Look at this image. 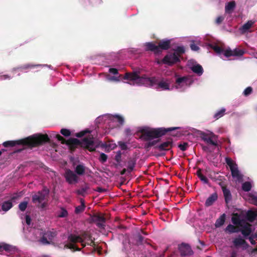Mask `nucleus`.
Returning <instances> with one entry per match:
<instances>
[{"label": "nucleus", "mask_w": 257, "mask_h": 257, "mask_svg": "<svg viewBox=\"0 0 257 257\" xmlns=\"http://www.w3.org/2000/svg\"><path fill=\"white\" fill-rule=\"evenodd\" d=\"M179 127H172L169 128L158 127L151 128L149 127H140L138 131V133L142 134L141 138L146 141H150L152 146H156L158 143L161 140L158 139L153 141H150L154 139L159 138L166 135L168 132H170L177 129Z\"/></svg>", "instance_id": "obj_1"}, {"label": "nucleus", "mask_w": 257, "mask_h": 257, "mask_svg": "<svg viewBox=\"0 0 257 257\" xmlns=\"http://www.w3.org/2000/svg\"><path fill=\"white\" fill-rule=\"evenodd\" d=\"M49 142L50 139L47 134H36L19 140L6 141L3 143V145L6 148L14 147L17 145H22L30 148H33Z\"/></svg>", "instance_id": "obj_2"}, {"label": "nucleus", "mask_w": 257, "mask_h": 257, "mask_svg": "<svg viewBox=\"0 0 257 257\" xmlns=\"http://www.w3.org/2000/svg\"><path fill=\"white\" fill-rule=\"evenodd\" d=\"M57 139L63 144H66L69 147L71 151H74L77 146H81L88 150L90 152L95 151L96 147L94 145L93 137L91 135L84 138L82 141L75 138H70L68 140H66L59 134L56 135Z\"/></svg>", "instance_id": "obj_3"}, {"label": "nucleus", "mask_w": 257, "mask_h": 257, "mask_svg": "<svg viewBox=\"0 0 257 257\" xmlns=\"http://www.w3.org/2000/svg\"><path fill=\"white\" fill-rule=\"evenodd\" d=\"M50 191L46 187L42 190L39 191L32 196V202L38 208H44L47 204Z\"/></svg>", "instance_id": "obj_4"}, {"label": "nucleus", "mask_w": 257, "mask_h": 257, "mask_svg": "<svg viewBox=\"0 0 257 257\" xmlns=\"http://www.w3.org/2000/svg\"><path fill=\"white\" fill-rule=\"evenodd\" d=\"M57 234V231L54 229L45 231L42 233L39 241L43 245L53 244L54 239Z\"/></svg>", "instance_id": "obj_5"}, {"label": "nucleus", "mask_w": 257, "mask_h": 257, "mask_svg": "<svg viewBox=\"0 0 257 257\" xmlns=\"http://www.w3.org/2000/svg\"><path fill=\"white\" fill-rule=\"evenodd\" d=\"M225 162L230 168L232 177L238 181L242 180V175L238 170L237 165L231 158L228 157L225 158Z\"/></svg>", "instance_id": "obj_6"}, {"label": "nucleus", "mask_w": 257, "mask_h": 257, "mask_svg": "<svg viewBox=\"0 0 257 257\" xmlns=\"http://www.w3.org/2000/svg\"><path fill=\"white\" fill-rule=\"evenodd\" d=\"M199 135L201 140L207 144L215 147L218 146L217 136L213 133L207 134L204 132L200 131Z\"/></svg>", "instance_id": "obj_7"}, {"label": "nucleus", "mask_w": 257, "mask_h": 257, "mask_svg": "<svg viewBox=\"0 0 257 257\" xmlns=\"http://www.w3.org/2000/svg\"><path fill=\"white\" fill-rule=\"evenodd\" d=\"M68 240L69 241V243L66 244L64 245L65 248H69V249H73L75 251H81V248L78 247L74 244L77 242H83V240L81 239V238L79 236V235H77L74 234H70L69 235L68 237Z\"/></svg>", "instance_id": "obj_8"}, {"label": "nucleus", "mask_w": 257, "mask_h": 257, "mask_svg": "<svg viewBox=\"0 0 257 257\" xmlns=\"http://www.w3.org/2000/svg\"><path fill=\"white\" fill-rule=\"evenodd\" d=\"M180 61V60L178 56H177L176 54L173 53L168 54L162 60L163 63L167 64L169 66H172Z\"/></svg>", "instance_id": "obj_9"}, {"label": "nucleus", "mask_w": 257, "mask_h": 257, "mask_svg": "<svg viewBox=\"0 0 257 257\" xmlns=\"http://www.w3.org/2000/svg\"><path fill=\"white\" fill-rule=\"evenodd\" d=\"M106 219L100 213H96L91 216V221L95 223L100 228H104Z\"/></svg>", "instance_id": "obj_10"}, {"label": "nucleus", "mask_w": 257, "mask_h": 257, "mask_svg": "<svg viewBox=\"0 0 257 257\" xmlns=\"http://www.w3.org/2000/svg\"><path fill=\"white\" fill-rule=\"evenodd\" d=\"M66 181L69 184L78 182L79 178L77 175L70 169H66L64 174Z\"/></svg>", "instance_id": "obj_11"}, {"label": "nucleus", "mask_w": 257, "mask_h": 257, "mask_svg": "<svg viewBox=\"0 0 257 257\" xmlns=\"http://www.w3.org/2000/svg\"><path fill=\"white\" fill-rule=\"evenodd\" d=\"M174 147L172 139L169 138L166 141L157 145L155 148L159 151H167L170 150Z\"/></svg>", "instance_id": "obj_12"}, {"label": "nucleus", "mask_w": 257, "mask_h": 257, "mask_svg": "<svg viewBox=\"0 0 257 257\" xmlns=\"http://www.w3.org/2000/svg\"><path fill=\"white\" fill-rule=\"evenodd\" d=\"M178 249L182 256H189L193 254L191 246L187 243H182L178 246Z\"/></svg>", "instance_id": "obj_13"}, {"label": "nucleus", "mask_w": 257, "mask_h": 257, "mask_svg": "<svg viewBox=\"0 0 257 257\" xmlns=\"http://www.w3.org/2000/svg\"><path fill=\"white\" fill-rule=\"evenodd\" d=\"M143 77L144 76L140 77L137 72H126L123 76V79L130 81H136L137 83L142 84V81L141 79L143 78Z\"/></svg>", "instance_id": "obj_14"}, {"label": "nucleus", "mask_w": 257, "mask_h": 257, "mask_svg": "<svg viewBox=\"0 0 257 257\" xmlns=\"http://www.w3.org/2000/svg\"><path fill=\"white\" fill-rule=\"evenodd\" d=\"M244 54V51L239 48H235L233 50H231L230 48H228L224 51V55L226 58L231 56H241Z\"/></svg>", "instance_id": "obj_15"}, {"label": "nucleus", "mask_w": 257, "mask_h": 257, "mask_svg": "<svg viewBox=\"0 0 257 257\" xmlns=\"http://www.w3.org/2000/svg\"><path fill=\"white\" fill-rule=\"evenodd\" d=\"M81 239L83 240V242L85 241H87V244L88 245H90L91 246H95V242L92 239V235L91 234L86 231H83L81 232L80 234L79 235Z\"/></svg>", "instance_id": "obj_16"}, {"label": "nucleus", "mask_w": 257, "mask_h": 257, "mask_svg": "<svg viewBox=\"0 0 257 257\" xmlns=\"http://www.w3.org/2000/svg\"><path fill=\"white\" fill-rule=\"evenodd\" d=\"M142 81V84H147L150 86V87H153L155 85L158 84V79L155 77H146V75H144L143 78L141 79Z\"/></svg>", "instance_id": "obj_17"}, {"label": "nucleus", "mask_w": 257, "mask_h": 257, "mask_svg": "<svg viewBox=\"0 0 257 257\" xmlns=\"http://www.w3.org/2000/svg\"><path fill=\"white\" fill-rule=\"evenodd\" d=\"M171 47V40L167 39H163L158 43V48H159V53L160 54L163 50H168Z\"/></svg>", "instance_id": "obj_18"}, {"label": "nucleus", "mask_w": 257, "mask_h": 257, "mask_svg": "<svg viewBox=\"0 0 257 257\" xmlns=\"http://www.w3.org/2000/svg\"><path fill=\"white\" fill-rule=\"evenodd\" d=\"M176 83L180 86H183L184 85H190L191 83V80L189 77L187 76H183L177 78L176 80Z\"/></svg>", "instance_id": "obj_19"}, {"label": "nucleus", "mask_w": 257, "mask_h": 257, "mask_svg": "<svg viewBox=\"0 0 257 257\" xmlns=\"http://www.w3.org/2000/svg\"><path fill=\"white\" fill-rule=\"evenodd\" d=\"M146 50L153 52L155 54H159V48L153 42H148L145 44Z\"/></svg>", "instance_id": "obj_20"}, {"label": "nucleus", "mask_w": 257, "mask_h": 257, "mask_svg": "<svg viewBox=\"0 0 257 257\" xmlns=\"http://www.w3.org/2000/svg\"><path fill=\"white\" fill-rule=\"evenodd\" d=\"M217 199V193L216 192L213 193L206 199L205 203V206L209 207L212 205Z\"/></svg>", "instance_id": "obj_21"}, {"label": "nucleus", "mask_w": 257, "mask_h": 257, "mask_svg": "<svg viewBox=\"0 0 257 257\" xmlns=\"http://www.w3.org/2000/svg\"><path fill=\"white\" fill-rule=\"evenodd\" d=\"M222 192L225 203L228 204L232 199L230 191L226 187H222Z\"/></svg>", "instance_id": "obj_22"}, {"label": "nucleus", "mask_w": 257, "mask_h": 257, "mask_svg": "<svg viewBox=\"0 0 257 257\" xmlns=\"http://www.w3.org/2000/svg\"><path fill=\"white\" fill-rule=\"evenodd\" d=\"M16 198V197L14 196L12 198L11 200L4 201L2 205V209L5 212L9 210L13 206L12 200H14Z\"/></svg>", "instance_id": "obj_23"}, {"label": "nucleus", "mask_w": 257, "mask_h": 257, "mask_svg": "<svg viewBox=\"0 0 257 257\" xmlns=\"http://www.w3.org/2000/svg\"><path fill=\"white\" fill-rule=\"evenodd\" d=\"M236 6L235 1H232L227 3L225 7V12L227 14H231L233 11Z\"/></svg>", "instance_id": "obj_24"}, {"label": "nucleus", "mask_w": 257, "mask_h": 257, "mask_svg": "<svg viewBox=\"0 0 257 257\" xmlns=\"http://www.w3.org/2000/svg\"><path fill=\"white\" fill-rule=\"evenodd\" d=\"M257 217V210L256 211H252L249 210L247 211L246 214V219L250 222H252Z\"/></svg>", "instance_id": "obj_25"}, {"label": "nucleus", "mask_w": 257, "mask_h": 257, "mask_svg": "<svg viewBox=\"0 0 257 257\" xmlns=\"http://www.w3.org/2000/svg\"><path fill=\"white\" fill-rule=\"evenodd\" d=\"M254 22L251 20L248 21L246 23L244 24L240 28V30L242 34L248 32L249 29L252 26Z\"/></svg>", "instance_id": "obj_26"}, {"label": "nucleus", "mask_w": 257, "mask_h": 257, "mask_svg": "<svg viewBox=\"0 0 257 257\" xmlns=\"http://www.w3.org/2000/svg\"><path fill=\"white\" fill-rule=\"evenodd\" d=\"M241 226H242V228H241V229L240 230L241 231V233L244 236H247L249 235L251 232V229L250 228V224L248 223H246V224H245L243 226L241 225Z\"/></svg>", "instance_id": "obj_27"}, {"label": "nucleus", "mask_w": 257, "mask_h": 257, "mask_svg": "<svg viewBox=\"0 0 257 257\" xmlns=\"http://www.w3.org/2000/svg\"><path fill=\"white\" fill-rule=\"evenodd\" d=\"M86 167L83 164H78L75 168V172L76 175H83L84 174Z\"/></svg>", "instance_id": "obj_28"}, {"label": "nucleus", "mask_w": 257, "mask_h": 257, "mask_svg": "<svg viewBox=\"0 0 257 257\" xmlns=\"http://www.w3.org/2000/svg\"><path fill=\"white\" fill-rule=\"evenodd\" d=\"M191 69L193 72L199 76L201 75L203 73V69L200 64H196L193 66L191 68Z\"/></svg>", "instance_id": "obj_29"}, {"label": "nucleus", "mask_w": 257, "mask_h": 257, "mask_svg": "<svg viewBox=\"0 0 257 257\" xmlns=\"http://www.w3.org/2000/svg\"><path fill=\"white\" fill-rule=\"evenodd\" d=\"M137 160L135 158H130L127 162V169L131 172L134 169L136 164Z\"/></svg>", "instance_id": "obj_30"}, {"label": "nucleus", "mask_w": 257, "mask_h": 257, "mask_svg": "<svg viewBox=\"0 0 257 257\" xmlns=\"http://www.w3.org/2000/svg\"><path fill=\"white\" fill-rule=\"evenodd\" d=\"M225 214H222L215 221V226L216 228L221 226L225 222Z\"/></svg>", "instance_id": "obj_31"}, {"label": "nucleus", "mask_w": 257, "mask_h": 257, "mask_svg": "<svg viewBox=\"0 0 257 257\" xmlns=\"http://www.w3.org/2000/svg\"><path fill=\"white\" fill-rule=\"evenodd\" d=\"M81 205L75 207V213L79 214L82 212L85 208L84 200L83 199H80Z\"/></svg>", "instance_id": "obj_32"}, {"label": "nucleus", "mask_w": 257, "mask_h": 257, "mask_svg": "<svg viewBox=\"0 0 257 257\" xmlns=\"http://www.w3.org/2000/svg\"><path fill=\"white\" fill-rule=\"evenodd\" d=\"M233 243L235 247H238L241 245L247 244L246 241L240 237L235 238L233 241Z\"/></svg>", "instance_id": "obj_33"}, {"label": "nucleus", "mask_w": 257, "mask_h": 257, "mask_svg": "<svg viewBox=\"0 0 257 257\" xmlns=\"http://www.w3.org/2000/svg\"><path fill=\"white\" fill-rule=\"evenodd\" d=\"M169 84L168 82L161 80L158 82V85L156 87V88L157 89L162 88L163 90H169Z\"/></svg>", "instance_id": "obj_34"}, {"label": "nucleus", "mask_w": 257, "mask_h": 257, "mask_svg": "<svg viewBox=\"0 0 257 257\" xmlns=\"http://www.w3.org/2000/svg\"><path fill=\"white\" fill-rule=\"evenodd\" d=\"M196 175H197V176L198 177V178L200 179V180L201 181H202L205 184H208L209 183V180L206 177H205V176H204L202 174V170L201 169L199 168L197 172H196Z\"/></svg>", "instance_id": "obj_35"}, {"label": "nucleus", "mask_w": 257, "mask_h": 257, "mask_svg": "<svg viewBox=\"0 0 257 257\" xmlns=\"http://www.w3.org/2000/svg\"><path fill=\"white\" fill-rule=\"evenodd\" d=\"M40 66V65H33L31 64H25L24 65L21 66L20 67H18L17 68H14L15 70H26L28 69L33 68L36 67H38Z\"/></svg>", "instance_id": "obj_36"}, {"label": "nucleus", "mask_w": 257, "mask_h": 257, "mask_svg": "<svg viewBox=\"0 0 257 257\" xmlns=\"http://www.w3.org/2000/svg\"><path fill=\"white\" fill-rule=\"evenodd\" d=\"M226 109L224 108H221L220 110H218L214 114L213 117L216 119H218L220 117H222L225 113Z\"/></svg>", "instance_id": "obj_37"}, {"label": "nucleus", "mask_w": 257, "mask_h": 257, "mask_svg": "<svg viewBox=\"0 0 257 257\" xmlns=\"http://www.w3.org/2000/svg\"><path fill=\"white\" fill-rule=\"evenodd\" d=\"M211 48L217 54H221L224 53V50L222 47H220L217 45H212Z\"/></svg>", "instance_id": "obj_38"}, {"label": "nucleus", "mask_w": 257, "mask_h": 257, "mask_svg": "<svg viewBox=\"0 0 257 257\" xmlns=\"http://www.w3.org/2000/svg\"><path fill=\"white\" fill-rule=\"evenodd\" d=\"M13 246L10 244L0 243V251L5 250L10 252L13 250Z\"/></svg>", "instance_id": "obj_39"}, {"label": "nucleus", "mask_w": 257, "mask_h": 257, "mask_svg": "<svg viewBox=\"0 0 257 257\" xmlns=\"http://www.w3.org/2000/svg\"><path fill=\"white\" fill-rule=\"evenodd\" d=\"M231 220L234 224L241 226V220L237 213L233 214V216L232 217Z\"/></svg>", "instance_id": "obj_40"}, {"label": "nucleus", "mask_w": 257, "mask_h": 257, "mask_svg": "<svg viewBox=\"0 0 257 257\" xmlns=\"http://www.w3.org/2000/svg\"><path fill=\"white\" fill-rule=\"evenodd\" d=\"M89 187L87 185H85V186L82 187L81 189L77 190L76 192L78 195L84 196L86 191L89 189Z\"/></svg>", "instance_id": "obj_41"}, {"label": "nucleus", "mask_w": 257, "mask_h": 257, "mask_svg": "<svg viewBox=\"0 0 257 257\" xmlns=\"http://www.w3.org/2000/svg\"><path fill=\"white\" fill-rule=\"evenodd\" d=\"M185 53V49L183 47L181 46H178L177 47V48L175 50L174 54H176L177 56H178V57L179 58L181 56V55L184 54Z\"/></svg>", "instance_id": "obj_42"}, {"label": "nucleus", "mask_w": 257, "mask_h": 257, "mask_svg": "<svg viewBox=\"0 0 257 257\" xmlns=\"http://www.w3.org/2000/svg\"><path fill=\"white\" fill-rule=\"evenodd\" d=\"M226 231H228L229 233H234L238 232L236 227L232 225L229 224L227 226L225 229Z\"/></svg>", "instance_id": "obj_43"}, {"label": "nucleus", "mask_w": 257, "mask_h": 257, "mask_svg": "<svg viewBox=\"0 0 257 257\" xmlns=\"http://www.w3.org/2000/svg\"><path fill=\"white\" fill-rule=\"evenodd\" d=\"M251 185L249 182H245L242 184V189L245 192H248L251 190Z\"/></svg>", "instance_id": "obj_44"}, {"label": "nucleus", "mask_w": 257, "mask_h": 257, "mask_svg": "<svg viewBox=\"0 0 257 257\" xmlns=\"http://www.w3.org/2000/svg\"><path fill=\"white\" fill-rule=\"evenodd\" d=\"M178 148L182 151H185L188 148L189 145L188 143L184 142L183 144H179L178 145Z\"/></svg>", "instance_id": "obj_45"}, {"label": "nucleus", "mask_w": 257, "mask_h": 257, "mask_svg": "<svg viewBox=\"0 0 257 257\" xmlns=\"http://www.w3.org/2000/svg\"><path fill=\"white\" fill-rule=\"evenodd\" d=\"M68 215L67 211L64 208H61V211L59 214L58 215V217L60 218L67 217Z\"/></svg>", "instance_id": "obj_46"}, {"label": "nucleus", "mask_w": 257, "mask_h": 257, "mask_svg": "<svg viewBox=\"0 0 257 257\" xmlns=\"http://www.w3.org/2000/svg\"><path fill=\"white\" fill-rule=\"evenodd\" d=\"M28 206L27 201H23L21 202L19 205V208L21 211H24Z\"/></svg>", "instance_id": "obj_47"}, {"label": "nucleus", "mask_w": 257, "mask_h": 257, "mask_svg": "<svg viewBox=\"0 0 257 257\" xmlns=\"http://www.w3.org/2000/svg\"><path fill=\"white\" fill-rule=\"evenodd\" d=\"M252 92V88L251 87L249 86L246 88L243 91V94L244 96H247L250 95Z\"/></svg>", "instance_id": "obj_48"}, {"label": "nucleus", "mask_w": 257, "mask_h": 257, "mask_svg": "<svg viewBox=\"0 0 257 257\" xmlns=\"http://www.w3.org/2000/svg\"><path fill=\"white\" fill-rule=\"evenodd\" d=\"M107 159V156L103 153H101L100 155L99 160L102 163H105Z\"/></svg>", "instance_id": "obj_49"}, {"label": "nucleus", "mask_w": 257, "mask_h": 257, "mask_svg": "<svg viewBox=\"0 0 257 257\" xmlns=\"http://www.w3.org/2000/svg\"><path fill=\"white\" fill-rule=\"evenodd\" d=\"M61 134L65 137H69L71 135L70 131L66 128H62L60 131Z\"/></svg>", "instance_id": "obj_50"}, {"label": "nucleus", "mask_w": 257, "mask_h": 257, "mask_svg": "<svg viewBox=\"0 0 257 257\" xmlns=\"http://www.w3.org/2000/svg\"><path fill=\"white\" fill-rule=\"evenodd\" d=\"M115 160L117 163H120L121 161V151H118L115 156Z\"/></svg>", "instance_id": "obj_51"}, {"label": "nucleus", "mask_w": 257, "mask_h": 257, "mask_svg": "<svg viewBox=\"0 0 257 257\" xmlns=\"http://www.w3.org/2000/svg\"><path fill=\"white\" fill-rule=\"evenodd\" d=\"M113 117L117 119V122L121 125H122L124 123V118L120 115H115L113 116Z\"/></svg>", "instance_id": "obj_52"}, {"label": "nucleus", "mask_w": 257, "mask_h": 257, "mask_svg": "<svg viewBox=\"0 0 257 257\" xmlns=\"http://www.w3.org/2000/svg\"><path fill=\"white\" fill-rule=\"evenodd\" d=\"M249 197L251 199L253 204L257 206V196L250 194Z\"/></svg>", "instance_id": "obj_53"}, {"label": "nucleus", "mask_w": 257, "mask_h": 257, "mask_svg": "<svg viewBox=\"0 0 257 257\" xmlns=\"http://www.w3.org/2000/svg\"><path fill=\"white\" fill-rule=\"evenodd\" d=\"M144 237L141 234H138L137 236V242L139 244H142L143 243Z\"/></svg>", "instance_id": "obj_54"}, {"label": "nucleus", "mask_w": 257, "mask_h": 257, "mask_svg": "<svg viewBox=\"0 0 257 257\" xmlns=\"http://www.w3.org/2000/svg\"><path fill=\"white\" fill-rule=\"evenodd\" d=\"M87 133H90V131H89L88 130L81 131L79 133H77L76 134V136L78 138H81V137L84 136Z\"/></svg>", "instance_id": "obj_55"}, {"label": "nucleus", "mask_w": 257, "mask_h": 257, "mask_svg": "<svg viewBox=\"0 0 257 257\" xmlns=\"http://www.w3.org/2000/svg\"><path fill=\"white\" fill-rule=\"evenodd\" d=\"M224 20V17L222 16H218L215 20V23L216 24L219 25Z\"/></svg>", "instance_id": "obj_56"}, {"label": "nucleus", "mask_w": 257, "mask_h": 257, "mask_svg": "<svg viewBox=\"0 0 257 257\" xmlns=\"http://www.w3.org/2000/svg\"><path fill=\"white\" fill-rule=\"evenodd\" d=\"M190 48L193 51H198L199 49V47L195 44L194 42L190 44Z\"/></svg>", "instance_id": "obj_57"}, {"label": "nucleus", "mask_w": 257, "mask_h": 257, "mask_svg": "<svg viewBox=\"0 0 257 257\" xmlns=\"http://www.w3.org/2000/svg\"><path fill=\"white\" fill-rule=\"evenodd\" d=\"M119 145L120 146V147H121V149L122 150H126L127 148L126 145L125 144V143H124L123 142H119Z\"/></svg>", "instance_id": "obj_58"}, {"label": "nucleus", "mask_w": 257, "mask_h": 257, "mask_svg": "<svg viewBox=\"0 0 257 257\" xmlns=\"http://www.w3.org/2000/svg\"><path fill=\"white\" fill-rule=\"evenodd\" d=\"M109 72L113 74L116 75L118 73V70L116 68H111L109 69Z\"/></svg>", "instance_id": "obj_59"}, {"label": "nucleus", "mask_w": 257, "mask_h": 257, "mask_svg": "<svg viewBox=\"0 0 257 257\" xmlns=\"http://www.w3.org/2000/svg\"><path fill=\"white\" fill-rule=\"evenodd\" d=\"M31 221V218L29 215H27L26 216V222L28 225H30Z\"/></svg>", "instance_id": "obj_60"}, {"label": "nucleus", "mask_w": 257, "mask_h": 257, "mask_svg": "<svg viewBox=\"0 0 257 257\" xmlns=\"http://www.w3.org/2000/svg\"><path fill=\"white\" fill-rule=\"evenodd\" d=\"M11 77L8 75H4L0 76V79L1 80H5L7 79H10Z\"/></svg>", "instance_id": "obj_61"}, {"label": "nucleus", "mask_w": 257, "mask_h": 257, "mask_svg": "<svg viewBox=\"0 0 257 257\" xmlns=\"http://www.w3.org/2000/svg\"><path fill=\"white\" fill-rule=\"evenodd\" d=\"M249 239V240L250 241V243L252 245H255L256 244V242L253 239L254 238L252 236H250L248 238Z\"/></svg>", "instance_id": "obj_62"}, {"label": "nucleus", "mask_w": 257, "mask_h": 257, "mask_svg": "<svg viewBox=\"0 0 257 257\" xmlns=\"http://www.w3.org/2000/svg\"><path fill=\"white\" fill-rule=\"evenodd\" d=\"M95 190L98 192H103L105 191L104 189H103L101 187H97Z\"/></svg>", "instance_id": "obj_63"}, {"label": "nucleus", "mask_w": 257, "mask_h": 257, "mask_svg": "<svg viewBox=\"0 0 257 257\" xmlns=\"http://www.w3.org/2000/svg\"><path fill=\"white\" fill-rule=\"evenodd\" d=\"M151 143L150 142H148V143L146 144H145V148L146 149H149L150 148H151L152 146V145H151Z\"/></svg>", "instance_id": "obj_64"}]
</instances>
